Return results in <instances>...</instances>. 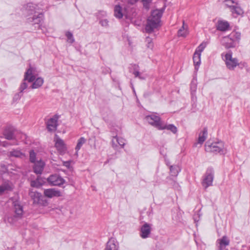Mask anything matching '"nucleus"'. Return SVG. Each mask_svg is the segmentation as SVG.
Listing matches in <instances>:
<instances>
[{
    "label": "nucleus",
    "mask_w": 250,
    "mask_h": 250,
    "mask_svg": "<svg viewBox=\"0 0 250 250\" xmlns=\"http://www.w3.org/2000/svg\"><path fill=\"white\" fill-rule=\"evenodd\" d=\"M23 12L27 21L32 24H39L43 20V13L41 11L39 5L29 2L23 7Z\"/></svg>",
    "instance_id": "f257e3e1"
},
{
    "label": "nucleus",
    "mask_w": 250,
    "mask_h": 250,
    "mask_svg": "<svg viewBox=\"0 0 250 250\" xmlns=\"http://www.w3.org/2000/svg\"><path fill=\"white\" fill-rule=\"evenodd\" d=\"M163 11L161 9H156L151 12V15L148 17L145 27L146 31L151 33L160 25V19Z\"/></svg>",
    "instance_id": "f03ea898"
},
{
    "label": "nucleus",
    "mask_w": 250,
    "mask_h": 250,
    "mask_svg": "<svg viewBox=\"0 0 250 250\" xmlns=\"http://www.w3.org/2000/svg\"><path fill=\"white\" fill-rule=\"evenodd\" d=\"M240 39L241 33L233 31L229 36L222 39V43L226 48H233L238 44Z\"/></svg>",
    "instance_id": "7ed1b4c3"
},
{
    "label": "nucleus",
    "mask_w": 250,
    "mask_h": 250,
    "mask_svg": "<svg viewBox=\"0 0 250 250\" xmlns=\"http://www.w3.org/2000/svg\"><path fill=\"white\" fill-rule=\"evenodd\" d=\"M13 205L15 214L14 215H8L4 219V221L6 222L11 225L15 224L19 219L22 218L23 213L22 206L20 204L19 201H15L13 203Z\"/></svg>",
    "instance_id": "20e7f679"
},
{
    "label": "nucleus",
    "mask_w": 250,
    "mask_h": 250,
    "mask_svg": "<svg viewBox=\"0 0 250 250\" xmlns=\"http://www.w3.org/2000/svg\"><path fill=\"white\" fill-rule=\"evenodd\" d=\"M37 74L36 69L30 66L25 73L23 81L20 86V93H22L24 90L27 88L28 85L25 81H27L29 83L34 82Z\"/></svg>",
    "instance_id": "39448f33"
},
{
    "label": "nucleus",
    "mask_w": 250,
    "mask_h": 250,
    "mask_svg": "<svg viewBox=\"0 0 250 250\" xmlns=\"http://www.w3.org/2000/svg\"><path fill=\"white\" fill-rule=\"evenodd\" d=\"M223 3L226 7L229 9L233 17L242 15L243 10L241 8L238 2L234 0H224Z\"/></svg>",
    "instance_id": "423d86ee"
},
{
    "label": "nucleus",
    "mask_w": 250,
    "mask_h": 250,
    "mask_svg": "<svg viewBox=\"0 0 250 250\" xmlns=\"http://www.w3.org/2000/svg\"><path fill=\"white\" fill-rule=\"evenodd\" d=\"M205 150L207 152H210L215 153H219L224 154L226 153V149L222 141L210 143L207 142L205 144Z\"/></svg>",
    "instance_id": "0eeeda50"
},
{
    "label": "nucleus",
    "mask_w": 250,
    "mask_h": 250,
    "mask_svg": "<svg viewBox=\"0 0 250 250\" xmlns=\"http://www.w3.org/2000/svg\"><path fill=\"white\" fill-rule=\"evenodd\" d=\"M222 56L223 60L225 62L227 68L229 70H233L239 65L238 60L236 58L232 57L231 51L226 54H222Z\"/></svg>",
    "instance_id": "6e6552de"
},
{
    "label": "nucleus",
    "mask_w": 250,
    "mask_h": 250,
    "mask_svg": "<svg viewBox=\"0 0 250 250\" xmlns=\"http://www.w3.org/2000/svg\"><path fill=\"white\" fill-rule=\"evenodd\" d=\"M206 46L207 42H203L196 49L195 51L193 54V61L195 65V69L196 70L198 69V67L201 63V53L204 50Z\"/></svg>",
    "instance_id": "1a4fd4ad"
},
{
    "label": "nucleus",
    "mask_w": 250,
    "mask_h": 250,
    "mask_svg": "<svg viewBox=\"0 0 250 250\" xmlns=\"http://www.w3.org/2000/svg\"><path fill=\"white\" fill-rule=\"evenodd\" d=\"M214 179V171L212 168L207 169L205 175L203 177L202 182V186L205 188L212 186Z\"/></svg>",
    "instance_id": "9d476101"
},
{
    "label": "nucleus",
    "mask_w": 250,
    "mask_h": 250,
    "mask_svg": "<svg viewBox=\"0 0 250 250\" xmlns=\"http://www.w3.org/2000/svg\"><path fill=\"white\" fill-rule=\"evenodd\" d=\"M146 119L149 124L159 130L163 123V122L161 120L160 117L154 114L146 116Z\"/></svg>",
    "instance_id": "9b49d317"
},
{
    "label": "nucleus",
    "mask_w": 250,
    "mask_h": 250,
    "mask_svg": "<svg viewBox=\"0 0 250 250\" xmlns=\"http://www.w3.org/2000/svg\"><path fill=\"white\" fill-rule=\"evenodd\" d=\"M54 141L55 146L60 154L63 155L67 151V147L64 141L57 135H55Z\"/></svg>",
    "instance_id": "f8f14e48"
},
{
    "label": "nucleus",
    "mask_w": 250,
    "mask_h": 250,
    "mask_svg": "<svg viewBox=\"0 0 250 250\" xmlns=\"http://www.w3.org/2000/svg\"><path fill=\"white\" fill-rule=\"evenodd\" d=\"M58 116H54L50 118L46 122V127L48 131L54 132L57 129L58 126Z\"/></svg>",
    "instance_id": "ddd939ff"
},
{
    "label": "nucleus",
    "mask_w": 250,
    "mask_h": 250,
    "mask_svg": "<svg viewBox=\"0 0 250 250\" xmlns=\"http://www.w3.org/2000/svg\"><path fill=\"white\" fill-rule=\"evenodd\" d=\"M47 181L52 186H61L64 183V180L57 174L50 176L47 178Z\"/></svg>",
    "instance_id": "4468645a"
},
{
    "label": "nucleus",
    "mask_w": 250,
    "mask_h": 250,
    "mask_svg": "<svg viewBox=\"0 0 250 250\" xmlns=\"http://www.w3.org/2000/svg\"><path fill=\"white\" fill-rule=\"evenodd\" d=\"M14 188V185L9 181H5L0 185V195L12 191Z\"/></svg>",
    "instance_id": "2eb2a0df"
},
{
    "label": "nucleus",
    "mask_w": 250,
    "mask_h": 250,
    "mask_svg": "<svg viewBox=\"0 0 250 250\" xmlns=\"http://www.w3.org/2000/svg\"><path fill=\"white\" fill-rule=\"evenodd\" d=\"M151 225L148 223H145L140 229V236L143 239L149 237L151 232Z\"/></svg>",
    "instance_id": "dca6fc26"
},
{
    "label": "nucleus",
    "mask_w": 250,
    "mask_h": 250,
    "mask_svg": "<svg viewBox=\"0 0 250 250\" xmlns=\"http://www.w3.org/2000/svg\"><path fill=\"white\" fill-rule=\"evenodd\" d=\"M44 195L48 198H53L54 197H60L62 196L61 192L60 190L55 188H49L44 190Z\"/></svg>",
    "instance_id": "f3484780"
},
{
    "label": "nucleus",
    "mask_w": 250,
    "mask_h": 250,
    "mask_svg": "<svg viewBox=\"0 0 250 250\" xmlns=\"http://www.w3.org/2000/svg\"><path fill=\"white\" fill-rule=\"evenodd\" d=\"M217 242L219 244V250H223L226 246L229 245V240L226 236H224L222 238L218 239Z\"/></svg>",
    "instance_id": "a211bd4d"
},
{
    "label": "nucleus",
    "mask_w": 250,
    "mask_h": 250,
    "mask_svg": "<svg viewBox=\"0 0 250 250\" xmlns=\"http://www.w3.org/2000/svg\"><path fill=\"white\" fill-rule=\"evenodd\" d=\"M29 195L33 200V203L34 204H38L40 203L42 197V194L40 193L33 190H30Z\"/></svg>",
    "instance_id": "6ab92c4d"
},
{
    "label": "nucleus",
    "mask_w": 250,
    "mask_h": 250,
    "mask_svg": "<svg viewBox=\"0 0 250 250\" xmlns=\"http://www.w3.org/2000/svg\"><path fill=\"white\" fill-rule=\"evenodd\" d=\"M118 244L117 242L114 239H110L106 244L104 250H118Z\"/></svg>",
    "instance_id": "aec40b11"
},
{
    "label": "nucleus",
    "mask_w": 250,
    "mask_h": 250,
    "mask_svg": "<svg viewBox=\"0 0 250 250\" xmlns=\"http://www.w3.org/2000/svg\"><path fill=\"white\" fill-rule=\"evenodd\" d=\"M229 27V23L225 21H219L216 26L217 29L221 31H225L227 30Z\"/></svg>",
    "instance_id": "412c9836"
},
{
    "label": "nucleus",
    "mask_w": 250,
    "mask_h": 250,
    "mask_svg": "<svg viewBox=\"0 0 250 250\" xmlns=\"http://www.w3.org/2000/svg\"><path fill=\"white\" fill-rule=\"evenodd\" d=\"M188 34V26L185 24V21H183L182 27L178 31V36L179 37H186Z\"/></svg>",
    "instance_id": "4be33fe9"
},
{
    "label": "nucleus",
    "mask_w": 250,
    "mask_h": 250,
    "mask_svg": "<svg viewBox=\"0 0 250 250\" xmlns=\"http://www.w3.org/2000/svg\"><path fill=\"white\" fill-rule=\"evenodd\" d=\"M208 136V129L207 128H204L199 134L198 139V143L202 145L206 140Z\"/></svg>",
    "instance_id": "5701e85b"
},
{
    "label": "nucleus",
    "mask_w": 250,
    "mask_h": 250,
    "mask_svg": "<svg viewBox=\"0 0 250 250\" xmlns=\"http://www.w3.org/2000/svg\"><path fill=\"white\" fill-rule=\"evenodd\" d=\"M167 129L170 130L173 134H176L177 132V128L173 124L166 125L164 123L160 130Z\"/></svg>",
    "instance_id": "b1692460"
},
{
    "label": "nucleus",
    "mask_w": 250,
    "mask_h": 250,
    "mask_svg": "<svg viewBox=\"0 0 250 250\" xmlns=\"http://www.w3.org/2000/svg\"><path fill=\"white\" fill-rule=\"evenodd\" d=\"M44 167V163L42 161L38 162L34 166V171L36 174H41Z\"/></svg>",
    "instance_id": "393cba45"
},
{
    "label": "nucleus",
    "mask_w": 250,
    "mask_h": 250,
    "mask_svg": "<svg viewBox=\"0 0 250 250\" xmlns=\"http://www.w3.org/2000/svg\"><path fill=\"white\" fill-rule=\"evenodd\" d=\"M34 81H35L33 82L31 85V88L32 89H36L39 88L43 84L44 82L43 79L41 77L38 78L36 79H35Z\"/></svg>",
    "instance_id": "a878e982"
},
{
    "label": "nucleus",
    "mask_w": 250,
    "mask_h": 250,
    "mask_svg": "<svg viewBox=\"0 0 250 250\" xmlns=\"http://www.w3.org/2000/svg\"><path fill=\"white\" fill-rule=\"evenodd\" d=\"M114 16L118 19H121L123 16L122 8L119 5H117L114 7Z\"/></svg>",
    "instance_id": "bb28decb"
},
{
    "label": "nucleus",
    "mask_w": 250,
    "mask_h": 250,
    "mask_svg": "<svg viewBox=\"0 0 250 250\" xmlns=\"http://www.w3.org/2000/svg\"><path fill=\"white\" fill-rule=\"evenodd\" d=\"M86 142V139L83 137H81L78 140L77 142V144L75 147L76 153V155H78V152L79 150L81 149V147L83 145L85 144Z\"/></svg>",
    "instance_id": "cd10ccee"
},
{
    "label": "nucleus",
    "mask_w": 250,
    "mask_h": 250,
    "mask_svg": "<svg viewBox=\"0 0 250 250\" xmlns=\"http://www.w3.org/2000/svg\"><path fill=\"white\" fill-rule=\"evenodd\" d=\"M180 171V168L177 165L171 166L170 167V173L171 175L172 176L175 177L177 176Z\"/></svg>",
    "instance_id": "c85d7f7f"
},
{
    "label": "nucleus",
    "mask_w": 250,
    "mask_h": 250,
    "mask_svg": "<svg viewBox=\"0 0 250 250\" xmlns=\"http://www.w3.org/2000/svg\"><path fill=\"white\" fill-rule=\"evenodd\" d=\"M4 136L7 140H12L14 139L13 132L9 129H6L3 133Z\"/></svg>",
    "instance_id": "c756f323"
},
{
    "label": "nucleus",
    "mask_w": 250,
    "mask_h": 250,
    "mask_svg": "<svg viewBox=\"0 0 250 250\" xmlns=\"http://www.w3.org/2000/svg\"><path fill=\"white\" fill-rule=\"evenodd\" d=\"M146 46L147 48L152 50L154 47V44L152 39L150 37H146Z\"/></svg>",
    "instance_id": "7c9ffc66"
},
{
    "label": "nucleus",
    "mask_w": 250,
    "mask_h": 250,
    "mask_svg": "<svg viewBox=\"0 0 250 250\" xmlns=\"http://www.w3.org/2000/svg\"><path fill=\"white\" fill-rule=\"evenodd\" d=\"M116 142L117 145H119L121 147H123L125 145V140L122 137H119L117 136H115Z\"/></svg>",
    "instance_id": "2f4dec72"
},
{
    "label": "nucleus",
    "mask_w": 250,
    "mask_h": 250,
    "mask_svg": "<svg viewBox=\"0 0 250 250\" xmlns=\"http://www.w3.org/2000/svg\"><path fill=\"white\" fill-rule=\"evenodd\" d=\"M65 36L67 37V41L69 42L72 43L74 42L75 40L74 39V37H73V34L72 33H71L69 31H67L65 33Z\"/></svg>",
    "instance_id": "473e14b6"
},
{
    "label": "nucleus",
    "mask_w": 250,
    "mask_h": 250,
    "mask_svg": "<svg viewBox=\"0 0 250 250\" xmlns=\"http://www.w3.org/2000/svg\"><path fill=\"white\" fill-rule=\"evenodd\" d=\"M10 155L16 157H21L23 154L19 150H13L10 152Z\"/></svg>",
    "instance_id": "72a5a7b5"
},
{
    "label": "nucleus",
    "mask_w": 250,
    "mask_h": 250,
    "mask_svg": "<svg viewBox=\"0 0 250 250\" xmlns=\"http://www.w3.org/2000/svg\"><path fill=\"white\" fill-rule=\"evenodd\" d=\"M197 89V84L195 82H194L193 81H192L190 85V89H191V94L192 95H193L196 90Z\"/></svg>",
    "instance_id": "f704fd0d"
},
{
    "label": "nucleus",
    "mask_w": 250,
    "mask_h": 250,
    "mask_svg": "<svg viewBox=\"0 0 250 250\" xmlns=\"http://www.w3.org/2000/svg\"><path fill=\"white\" fill-rule=\"evenodd\" d=\"M108 22L109 21L107 19H100V23L103 27H107Z\"/></svg>",
    "instance_id": "c9c22d12"
},
{
    "label": "nucleus",
    "mask_w": 250,
    "mask_h": 250,
    "mask_svg": "<svg viewBox=\"0 0 250 250\" xmlns=\"http://www.w3.org/2000/svg\"><path fill=\"white\" fill-rule=\"evenodd\" d=\"M133 74L135 75V77H138L140 79L145 80L146 79V77L141 76L140 72L137 70H134L133 72Z\"/></svg>",
    "instance_id": "e433bc0d"
},
{
    "label": "nucleus",
    "mask_w": 250,
    "mask_h": 250,
    "mask_svg": "<svg viewBox=\"0 0 250 250\" xmlns=\"http://www.w3.org/2000/svg\"><path fill=\"white\" fill-rule=\"evenodd\" d=\"M30 160L32 163L35 162L36 160V153L33 150H30Z\"/></svg>",
    "instance_id": "4c0bfd02"
},
{
    "label": "nucleus",
    "mask_w": 250,
    "mask_h": 250,
    "mask_svg": "<svg viewBox=\"0 0 250 250\" xmlns=\"http://www.w3.org/2000/svg\"><path fill=\"white\" fill-rule=\"evenodd\" d=\"M106 16V12L104 11H100L97 14V17L99 19Z\"/></svg>",
    "instance_id": "58836bf2"
},
{
    "label": "nucleus",
    "mask_w": 250,
    "mask_h": 250,
    "mask_svg": "<svg viewBox=\"0 0 250 250\" xmlns=\"http://www.w3.org/2000/svg\"><path fill=\"white\" fill-rule=\"evenodd\" d=\"M143 2L144 6L146 8H149V4L151 1V0H142Z\"/></svg>",
    "instance_id": "ea45409f"
},
{
    "label": "nucleus",
    "mask_w": 250,
    "mask_h": 250,
    "mask_svg": "<svg viewBox=\"0 0 250 250\" xmlns=\"http://www.w3.org/2000/svg\"><path fill=\"white\" fill-rule=\"evenodd\" d=\"M21 93H18L16 94H15L13 97V100L15 101H17L18 100H20L22 96Z\"/></svg>",
    "instance_id": "a19ab883"
},
{
    "label": "nucleus",
    "mask_w": 250,
    "mask_h": 250,
    "mask_svg": "<svg viewBox=\"0 0 250 250\" xmlns=\"http://www.w3.org/2000/svg\"><path fill=\"white\" fill-rule=\"evenodd\" d=\"M62 163H63V166H64L67 168H69L70 167L71 161H63Z\"/></svg>",
    "instance_id": "79ce46f5"
},
{
    "label": "nucleus",
    "mask_w": 250,
    "mask_h": 250,
    "mask_svg": "<svg viewBox=\"0 0 250 250\" xmlns=\"http://www.w3.org/2000/svg\"><path fill=\"white\" fill-rule=\"evenodd\" d=\"M168 182L173 188H177L178 187V184L174 180H171Z\"/></svg>",
    "instance_id": "37998d69"
},
{
    "label": "nucleus",
    "mask_w": 250,
    "mask_h": 250,
    "mask_svg": "<svg viewBox=\"0 0 250 250\" xmlns=\"http://www.w3.org/2000/svg\"><path fill=\"white\" fill-rule=\"evenodd\" d=\"M112 146L113 147L116 148L117 146V143L116 142L115 136L113 137L111 141Z\"/></svg>",
    "instance_id": "c03bdc74"
},
{
    "label": "nucleus",
    "mask_w": 250,
    "mask_h": 250,
    "mask_svg": "<svg viewBox=\"0 0 250 250\" xmlns=\"http://www.w3.org/2000/svg\"><path fill=\"white\" fill-rule=\"evenodd\" d=\"M138 0H127V2L128 4L133 5L136 3Z\"/></svg>",
    "instance_id": "a18cd8bd"
},
{
    "label": "nucleus",
    "mask_w": 250,
    "mask_h": 250,
    "mask_svg": "<svg viewBox=\"0 0 250 250\" xmlns=\"http://www.w3.org/2000/svg\"><path fill=\"white\" fill-rule=\"evenodd\" d=\"M31 185L32 187H37V186L36 185V183L35 181H32L31 183Z\"/></svg>",
    "instance_id": "49530a36"
}]
</instances>
